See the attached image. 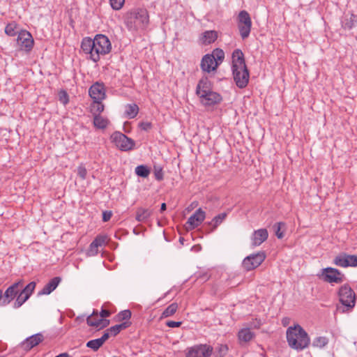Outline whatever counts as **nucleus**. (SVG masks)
<instances>
[{
    "mask_svg": "<svg viewBox=\"0 0 357 357\" xmlns=\"http://www.w3.org/2000/svg\"><path fill=\"white\" fill-rule=\"evenodd\" d=\"M232 73L236 86L245 88L249 82L250 74L245 65L244 55L241 50H235L232 54Z\"/></svg>",
    "mask_w": 357,
    "mask_h": 357,
    "instance_id": "obj_1",
    "label": "nucleus"
},
{
    "mask_svg": "<svg viewBox=\"0 0 357 357\" xmlns=\"http://www.w3.org/2000/svg\"><path fill=\"white\" fill-rule=\"evenodd\" d=\"M286 335L289 346L298 351L305 349L310 343L308 334L299 324L289 326Z\"/></svg>",
    "mask_w": 357,
    "mask_h": 357,
    "instance_id": "obj_2",
    "label": "nucleus"
},
{
    "mask_svg": "<svg viewBox=\"0 0 357 357\" xmlns=\"http://www.w3.org/2000/svg\"><path fill=\"white\" fill-rule=\"evenodd\" d=\"M124 22L130 31L144 29L149 22L148 11L146 9L141 8L132 9L125 15Z\"/></svg>",
    "mask_w": 357,
    "mask_h": 357,
    "instance_id": "obj_3",
    "label": "nucleus"
},
{
    "mask_svg": "<svg viewBox=\"0 0 357 357\" xmlns=\"http://www.w3.org/2000/svg\"><path fill=\"white\" fill-rule=\"evenodd\" d=\"M94 41L93 54H92V61L98 62L100 56L109 54L112 50V45L109 38L102 34H98L93 39Z\"/></svg>",
    "mask_w": 357,
    "mask_h": 357,
    "instance_id": "obj_4",
    "label": "nucleus"
},
{
    "mask_svg": "<svg viewBox=\"0 0 357 357\" xmlns=\"http://www.w3.org/2000/svg\"><path fill=\"white\" fill-rule=\"evenodd\" d=\"M236 20L241 38L243 40L248 38L252 28V20L250 14L246 10H241L239 12Z\"/></svg>",
    "mask_w": 357,
    "mask_h": 357,
    "instance_id": "obj_5",
    "label": "nucleus"
},
{
    "mask_svg": "<svg viewBox=\"0 0 357 357\" xmlns=\"http://www.w3.org/2000/svg\"><path fill=\"white\" fill-rule=\"evenodd\" d=\"M317 276L324 282L328 283L340 284L342 283L344 279V275L338 269L332 267L322 268L320 273L317 274Z\"/></svg>",
    "mask_w": 357,
    "mask_h": 357,
    "instance_id": "obj_6",
    "label": "nucleus"
},
{
    "mask_svg": "<svg viewBox=\"0 0 357 357\" xmlns=\"http://www.w3.org/2000/svg\"><path fill=\"white\" fill-rule=\"evenodd\" d=\"M266 255L264 251L247 256L242 262V266L247 271H252L259 266L265 260Z\"/></svg>",
    "mask_w": 357,
    "mask_h": 357,
    "instance_id": "obj_7",
    "label": "nucleus"
},
{
    "mask_svg": "<svg viewBox=\"0 0 357 357\" xmlns=\"http://www.w3.org/2000/svg\"><path fill=\"white\" fill-rule=\"evenodd\" d=\"M111 139L115 145L121 151H128L135 146V142L131 138L128 137L126 135L115 132L111 135Z\"/></svg>",
    "mask_w": 357,
    "mask_h": 357,
    "instance_id": "obj_8",
    "label": "nucleus"
},
{
    "mask_svg": "<svg viewBox=\"0 0 357 357\" xmlns=\"http://www.w3.org/2000/svg\"><path fill=\"white\" fill-rule=\"evenodd\" d=\"M23 284L22 280H19L10 286L4 292L0 290L1 298H0V305L5 306L9 304L18 294L20 292V287H22Z\"/></svg>",
    "mask_w": 357,
    "mask_h": 357,
    "instance_id": "obj_9",
    "label": "nucleus"
},
{
    "mask_svg": "<svg viewBox=\"0 0 357 357\" xmlns=\"http://www.w3.org/2000/svg\"><path fill=\"white\" fill-rule=\"evenodd\" d=\"M340 303L348 308H352L355 305V294L348 285L342 286L338 291Z\"/></svg>",
    "mask_w": 357,
    "mask_h": 357,
    "instance_id": "obj_10",
    "label": "nucleus"
},
{
    "mask_svg": "<svg viewBox=\"0 0 357 357\" xmlns=\"http://www.w3.org/2000/svg\"><path fill=\"white\" fill-rule=\"evenodd\" d=\"M213 347L208 344H197L187 349L185 357H210Z\"/></svg>",
    "mask_w": 357,
    "mask_h": 357,
    "instance_id": "obj_11",
    "label": "nucleus"
},
{
    "mask_svg": "<svg viewBox=\"0 0 357 357\" xmlns=\"http://www.w3.org/2000/svg\"><path fill=\"white\" fill-rule=\"evenodd\" d=\"M33 39L31 34L26 30H20L17 35V43L21 50L26 52L31 50L33 46Z\"/></svg>",
    "mask_w": 357,
    "mask_h": 357,
    "instance_id": "obj_12",
    "label": "nucleus"
},
{
    "mask_svg": "<svg viewBox=\"0 0 357 357\" xmlns=\"http://www.w3.org/2000/svg\"><path fill=\"white\" fill-rule=\"evenodd\" d=\"M44 336L42 333H36L26 338L23 342H21L20 347L24 351H28L33 349L34 347L38 345L44 340Z\"/></svg>",
    "mask_w": 357,
    "mask_h": 357,
    "instance_id": "obj_13",
    "label": "nucleus"
},
{
    "mask_svg": "<svg viewBox=\"0 0 357 357\" xmlns=\"http://www.w3.org/2000/svg\"><path fill=\"white\" fill-rule=\"evenodd\" d=\"M206 213L202 208H198L193 215H192L186 222L188 229H192L198 227L205 219Z\"/></svg>",
    "mask_w": 357,
    "mask_h": 357,
    "instance_id": "obj_14",
    "label": "nucleus"
},
{
    "mask_svg": "<svg viewBox=\"0 0 357 357\" xmlns=\"http://www.w3.org/2000/svg\"><path fill=\"white\" fill-rule=\"evenodd\" d=\"M89 93L93 100H103L106 98L105 86L99 82H96L89 88Z\"/></svg>",
    "mask_w": 357,
    "mask_h": 357,
    "instance_id": "obj_15",
    "label": "nucleus"
},
{
    "mask_svg": "<svg viewBox=\"0 0 357 357\" xmlns=\"http://www.w3.org/2000/svg\"><path fill=\"white\" fill-rule=\"evenodd\" d=\"M198 97L200 99L201 103L206 107L213 106L214 105L218 104L222 100L221 96L213 91L208 92L206 94L199 96Z\"/></svg>",
    "mask_w": 357,
    "mask_h": 357,
    "instance_id": "obj_16",
    "label": "nucleus"
},
{
    "mask_svg": "<svg viewBox=\"0 0 357 357\" xmlns=\"http://www.w3.org/2000/svg\"><path fill=\"white\" fill-rule=\"evenodd\" d=\"M86 322L90 326L99 327L100 328H105L109 324V320L100 318L98 312L95 310L87 317Z\"/></svg>",
    "mask_w": 357,
    "mask_h": 357,
    "instance_id": "obj_17",
    "label": "nucleus"
},
{
    "mask_svg": "<svg viewBox=\"0 0 357 357\" xmlns=\"http://www.w3.org/2000/svg\"><path fill=\"white\" fill-rule=\"evenodd\" d=\"M268 233L266 229L255 230L251 236L252 246L257 247L260 245L268 238Z\"/></svg>",
    "mask_w": 357,
    "mask_h": 357,
    "instance_id": "obj_18",
    "label": "nucleus"
},
{
    "mask_svg": "<svg viewBox=\"0 0 357 357\" xmlns=\"http://www.w3.org/2000/svg\"><path fill=\"white\" fill-rule=\"evenodd\" d=\"M214 58H212L209 56V54H206L203 56L201 61V68L204 72L211 73L217 69L218 65L217 63H214Z\"/></svg>",
    "mask_w": 357,
    "mask_h": 357,
    "instance_id": "obj_19",
    "label": "nucleus"
},
{
    "mask_svg": "<svg viewBox=\"0 0 357 357\" xmlns=\"http://www.w3.org/2000/svg\"><path fill=\"white\" fill-rule=\"evenodd\" d=\"M211 83L207 77H203L196 87V94L199 96L211 91Z\"/></svg>",
    "mask_w": 357,
    "mask_h": 357,
    "instance_id": "obj_20",
    "label": "nucleus"
},
{
    "mask_svg": "<svg viewBox=\"0 0 357 357\" xmlns=\"http://www.w3.org/2000/svg\"><path fill=\"white\" fill-rule=\"evenodd\" d=\"M61 279L60 277H54L51 279L47 284L38 292V296L49 295L51 294L59 285Z\"/></svg>",
    "mask_w": 357,
    "mask_h": 357,
    "instance_id": "obj_21",
    "label": "nucleus"
},
{
    "mask_svg": "<svg viewBox=\"0 0 357 357\" xmlns=\"http://www.w3.org/2000/svg\"><path fill=\"white\" fill-rule=\"evenodd\" d=\"M357 24V16L353 13L345 14L342 20L341 25L344 30H351Z\"/></svg>",
    "mask_w": 357,
    "mask_h": 357,
    "instance_id": "obj_22",
    "label": "nucleus"
},
{
    "mask_svg": "<svg viewBox=\"0 0 357 357\" xmlns=\"http://www.w3.org/2000/svg\"><path fill=\"white\" fill-rule=\"evenodd\" d=\"M255 336V334L250 328H244L238 333V339L239 343L243 345L251 341Z\"/></svg>",
    "mask_w": 357,
    "mask_h": 357,
    "instance_id": "obj_23",
    "label": "nucleus"
},
{
    "mask_svg": "<svg viewBox=\"0 0 357 357\" xmlns=\"http://www.w3.org/2000/svg\"><path fill=\"white\" fill-rule=\"evenodd\" d=\"M227 217L226 213H222L213 218V219L208 222V229H206L208 233L213 231Z\"/></svg>",
    "mask_w": 357,
    "mask_h": 357,
    "instance_id": "obj_24",
    "label": "nucleus"
},
{
    "mask_svg": "<svg viewBox=\"0 0 357 357\" xmlns=\"http://www.w3.org/2000/svg\"><path fill=\"white\" fill-rule=\"evenodd\" d=\"M93 46L94 41L91 38L86 37L84 38L81 43V48L82 51L86 54H89V59L92 60V54H93Z\"/></svg>",
    "mask_w": 357,
    "mask_h": 357,
    "instance_id": "obj_25",
    "label": "nucleus"
},
{
    "mask_svg": "<svg viewBox=\"0 0 357 357\" xmlns=\"http://www.w3.org/2000/svg\"><path fill=\"white\" fill-rule=\"evenodd\" d=\"M153 210L151 208H139L136 212V220L138 222L146 221L152 215Z\"/></svg>",
    "mask_w": 357,
    "mask_h": 357,
    "instance_id": "obj_26",
    "label": "nucleus"
},
{
    "mask_svg": "<svg viewBox=\"0 0 357 357\" xmlns=\"http://www.w3.org/2000/svg\"><path fill=\"white\" fill-rule=\"evenodd\" d=\"M218 38V32L215 31H206L201 37L202 43L204 45H208L215 41Z\"/></svg>",
    "mask_w": 357,
    "mask_h": 357,
    "instance_id": "obj_27",
    "label": "nucleus"
},
{
    "mask_svg": "<svg viewBox=\"0 0 357 357\" xmlns=\"http://www.w3.org/2000/svg\"><path fill=\"white\" fill-rule=\"evenodd\" d=\"M36 282H29L19 294L17 296H22V299L25 301H26L32 293L33 292L35 288H36Z\"/></svg>",
    "mask_w": 357,
    "mask_h": 357,
    "instance_id": "obj_28",
    "label": "nucleus"
},
{
    "mask_svg": "<svg viewBox=\"0 0 357 357\" xmlns=\"http://www.w3.org/2000/svg\"><path fill=\"white\" fill-rule=\"evenodd\" d=\"M102 100H93L90 106V111L93 116L100 115L104 111L105 106L102 103Z\"/></svg>",
    "mask_w": 357,
    "mask_h": 357,
    "instance_id": "obj_29",
    "label": "nucleus"
},
{
    "mask_svg": "<svg viewBox=\"0 0 357 357\" xmlns=\"http://www.w3.org/2000/svg\"><path fill=\"white\" fill-rule=\"evenodd\" d=\"M108 123V120L101 115L93 116V125L97 128L104 129L107 126Z\"/></svg>",
    "mask_w": 357,
    "mask_h": 357,
    "instance_id": "obj_30",
    "label": "nucleus"
},
{
    "mask_svg": "<svg viewBox=\"0 0 357 357\" xmlns=\"http://www.w3.org/2000/svg\"><path fill=\"white\" fill-rule=\"evenodd\" d=\"M139 112V107L136 104H128L126 106L125 114L129 119L135 118Z\"/></svg>",
    "mask_w": 357,
    "mask_h": 357,
    "instance_id": "obj_31",
    "label": "nucleus"
},
{
    "mask_svg": "<svg viewBox=\"0 0 357 357\" xmlns=\"http://www.w3.org/2000/svg\"><path fill=\"white\" fill-rule=\"evenodd\" d=\"M209 56L214 58V63H217L218 66L225 59V52L222 50L216 48Z\"/></svg>",
    "mask_w": 357,
    "mask_h": 357,
    "instance_id": "obj_32",
    "label": "nucleus"
},
{
    "mask_svg": "<svg viewBox=\"0 0 357 357\" xmlns=\"http://www.w3.org/2000/svg\"><path fill=\"white\" fill-rule=\"evenodd\" d=\"M20 31L17 29V25L15 22H12L8 24L5 28V33L9 36H15Z\"/></svg>",
    "mask_w": 357,
    "mask_h": 357,
    "instance_id": "obj_33",
    "label": "nucleus"
},
{
    "mask_svg": "<svg viewBox=\"0 0 357 357\" xmlns=\"http://www.w3.org/2000/svg\"><path fill=\"white\" fill-rule=\"evenodd\" d=\"M328 343V339L326 337H317L312 343V347L321 349Z\"/></svg>",
    "mask_w": 357,
    "mask_h": 357,
    "instance_id": "obj_34",
    "label": "nucleus"
},
{
    "mask_svg": "<svg viewBox=\"0 0 357 357\" xmlns=\"http://www.w3.org/2000/svg\"><path fill=\"white\" fill-rule=\"evenodd\" d=\"M347 254L342 253L335 257L333 260L334 264L340 267H348Z\"/></svg>",
    "mask_w": 357,
    "mask_h": 357,
    "instance_id": "obj_35",
    "label": "nucleus"
},
{
    "mask_svg": "<svg viewBox=\"0 0 357 357\" xmlns=\"http://www.w3.org/2000/svg\"><path fill=\"white\" fill-rule=\"evenodd\" d=\"M178 309V304L173 303L169 305L162 312L161 318H166L172 316Z\"/></svg>",
    "mask_w": 357,
    "mask_h": 357,
    "instance_id": "obj_36",
    "label": "nucleus"
},
{
    "mask_svg": "<svg viewBox=\"0 0 357 357\" xmlns=\"http://www.w3.org/2000/svg\"><path fill=\"white\" fill-rule=\"evenodd\" d=\"M135 173L140 177L146 178L150 174V170L146 165H141L135 168Z\"/></svg>",
    "mask_w": 357,
    "mask_h": 357,
    "instance_id": "obj_37",
    "label": "nucleus"
},
{
    "mask_svg": "<svg viewBox=\"0 0 357 357\" xmlns=\"http://www.w3.org/2000/svg\"><path fill=\"white\" fill-rule=\"evenodd\" d=\"M131 317V312L129 310H125L121 311L116 316V320L117 321H128Z\"/></svg>",
    "mask_w": 357,
    "mask_h": 357,
    "instance_id": "obj_38",
    "label": "nucleus"
},
{
    "mask_svg": "<svg viewBox=\"0 0 357 357\" xmlns=\"http://www.w3.org/2000/svg\"><path fill=\"white\" fill-rule=\"evenodd\" d=\"M102 345L103 344L99 338L92 340L86 342V347L91 349L94 351H98Z\"/></svg>",
    "mask_w": 357,
    "mask_h": 357,
    "instance_id": "obj_39",
    "label": "nucleus"
},
{
    "mask_svg": "<svg viewBox=\"0 0 357 357\" xmlns=\"http://www.w3.org/2000/svg\"><path fill=\"white\" fill-rule=\"evenodd\" d=\"M285 224L284 222H277L274 225L273 227L275 229V235L278 238H282L284 236L283 231H281L282 227H284Z\"/></svg>",
    "mask_w": 357,
    "mask_h": 357,
    "instance_id": "obj_40",
    "label": "nucleus"
},
{
    "mask_svg": "<svg viewBox=\"0 0 357 357\" xmlns=\"http://www.w3.org/2000/svg\"><path fill=\"white\" fill-rule=\"evenodd\" d=\"M347 259L348 266L356 267L357 266V255H347Z\"/></svg>",
    "mask_w": 357,
    "mask_h": 357,
    "instance_id": "obj_41",
    "label": "nucleus"
},
{
    "mask_svg": "<svg viewBox=\"0 0 357 357\" xmlns=\"http://www.w3.org/2000/svg\"><path fill=\"white\" fill-rule=\"evenodd\" d=\"M111 6L114 10H119L123 6L125 0H109Z\"/></svg>",
    "mask_w": 357,
    "mask_h": 357,
    "instance_id": "obj_42",
    "label": "nucleus"
},
{
    "mask_svg": "<svg viewBox=\"0 0 357 357\" xmlns=\"http://www.w3.org/2000/svg\"><path fill=\"white\" fill-rule=\"evenodd\" d=\"M154 176L156 180L162 181L163 179V171L160 167H154Z\"/></svg>",
    "mask_w": 357,
    "mask_h": 357,
    "instance_id": "obj_43",
    "label": "nucleus"
},
{
    "mask_svg": "<svg viewBox=\"0 0 357 357\" xmlns=\"http://www.w3.org/2000/svg\"><path fill=\"white\" fill-rule=\"evenodd\" d=\"M98 245L92 241V243L89 245V248L88 250V255L89 256H95L98 252Z\"/></svg>",
    "mask_w": 357,
    "mask_h": 357,
    "instance_id": "obj_44",
    "label": "nucleus"
},
{
    "mask_svg": "<svg viewBox=\"0 0 357 357\" xmlns=\"http://www.w3.org/2000/svg\"><path fill=\"white\" fill-rule=\"evenodd\" d=\"M106 239L107 238L105 236H98L93 242L95 243L98 247H101L105 243Z\"/></svg>",
    "mask_w": 357,
    "mask_h": 357,
    "instance_id": "obj_45",
    "label": "nucleus"
},
{
    "mask_svg": "<svg viewBox=\"0 0 357 357\" xmlns=\"http://www.w3.org/2000/svg\"><path fill=\"white\" fill-rule=\"evenodd\" d=\"M86 169L84 166L79 165L77 168V174L82 179H85L86 177Z\"/></svg>",
    "mask_w": 357,
    "mask_h": 357,
    "instance_id": "obj_46",
    "label": "nucleus"
},
{
    "mask_svg": "<svg viewBox=\"0 0 357 357\" xmlns=\"http://www.w3.org/2000/svg\"><path fill=\"white\" fill-rule=\"evenodd\" d=\"M59 100L63 105H66L68 102V96L66 91H61L59 93Z\"/></svg>",
    "mask_w": 357,
    "mask_h": 357,
    "instance_id": "obj_47",
    "label": "nucleus"
},
{
    "mask_svg": "<svg viewBox=\"0 0 357 357\" xmlns=\"http://www.w3.org/2000/svg\"><path fill=\"white\" fill-rule=\"evenodd\" d=\"M139 127L145 131L150 130L152 128V124L150 122H141L139 124Z\"/></svg>",
    "mask_w": 357,
    "mask_h": 357,
    "instance_id": "obj_48",
    "label": "nucleus"
},
{
    "mask_svg": "<svg viewBox=\"0 0 357 357\" xmlns=\"http://www.w3.org/2000/svg\"><path fill=\"white\" fill-rule=\"evenodd\" d=\"M26 301H24L22 298V296H17L16 298V301H15L13 304L14 308H19L21 307Z\"/></svg>",
    "mask_w": 357,
    "mask_h": 357,
    "instance_id": "obj_49",
    "label": "nucleus"
},
{
    "mask_svg": "<svg viewBox=\"0 0 357 357\" xmlns=\"http://www.w3.org/2000/svg\"><path fill=\"white\" fill-rule=\"evenodd\" d=\"M130 324H131L130 322L125 321L120 324H116V326L117 327V329L120 333L121 331L124 330V329L127 328L128 327H129L130 326Z\"/></svg>",
    "mask_w": 357,
    "mask_h": 357,
    "instance_id": "obj_50",
    "label": "nucleus"
},
{
    "mask_svg": "<svg viewBox=\"0 0 357 357\" xmlns=\"http://www.w3.org/2000/svg\"><path fill=\"white\" fill-rule=\"evenodd\" d=\"M166 325L170 328H176L179 327L181 325V321H168L166 323Z\"/></svg>",
    "mask_w": 357,
    "mask_h": 357,
    "instance_id": "obj_51",
    "label": "nucleus"
},
{
    "mask_svg": "<svg viewBox=\"0 0 357 357\" xmlns=\"http://www.w3.org/2000/svg\"><path fill=\"white\" fill-rule=\"evenodd\" d=\"M108 332L109 333L110 335L116 336L117 334L119 333V331L117 329V327L115 326L110 327L107 329Z\"/></svg>",
    "mask_w": 357,
    "mask_h": 357,
    "instance_id": "obj_52",
    "label": "nucleus"
},
{
    "mask_svg": "<svg viewBox=\"0 0 357 357\" xmlns=\"http://www.w3.org/2000/svg\"><path fill=\"white\" fill-rule=\"evenodd\" d=\"M112 214L111 211H104L102 213V220L104 222H107L110 220Z\"/></svg>",
    "mask_w": 357,
    "mask_h": 357,
    "instance_id": "obj_53",
    "label": "nucleus"
},
{
    "mask_svg": "<svg viewBox=\"0 0 357 357\" xmlns=\"http://www.w3.org/2000/svg\"><path fill=\"white\" fill-rule=\"evenodd\" d=\"M109 336H110V334L108 332V331L107 330L104 333V334L102 335V337L99 338L102 344L108 340Z\"/></svg>",
    "mask_w": 357,
    "mask_h": 357,
    "instance_id": "obj_54",
    "label": "nucleus"
},
{
    "mask_svg": "<svg viewBox=\"0 0 357 357\" xmlns=\"http://www.w3.org/2000/svg\"><path fill=\"white\" fill-rule=\"evenodd\" d=\"M110 312L107 310L102 309L100 312V318L107 317L110 316Z\"/></svg>",
    "mask_w": 357,
    "mask_h": 357,
    "instance_id": "obj_55",
    "label": "nucleus"
},
{
    "mask_svg": "<svg viewBox=\"0 0 357 357\" xmlns=\"http://www.w3.org/2000/svg\"><path fill=\"white\" fill-rule=\"evenodd\" d=\"M261 325L260 320H256L255 322H253L251 326L254 328H259V326Z\"/></svg>",
    "mask_w": 357,
    "mask_h": 357,
    "instance_id": "obj_56",
    "label": "nucleus"
},
{
    "mask_svg": "<svg viewBox=\"0 0 357 357\" xmlns=\"http://www.w3.org/2000/svg\"><path fill=\"white\" fill-rule=\"evenodd\" d=\"M55 357H70V355L68 353H62Z\"/></svg>",
    "mask_w": 357,
    "mask_h": 357,
    "instance_id": "obj_57",
    "label": "nucleus"
},
{
    "mask_svg": "<svg viewBox=\"0 0 357 357\" xmlns=\"http://www.w3.org/2000/svg\"><path fill=\"white\" fill-rule=\"evenodd\" d=\"M166 208H167V206H166V204H165V203H162V204H161L160 211H161V212H162V211H165V210H166Z\"/></svg>",
    "mask_w": 357,
    "mask_h": 357,
    "instance_id": "obj_58",
    "label": "nucleus"
},
{
    "mask_svg": "<svg viewBox=\"0 0 357 357\" xmlns=\"http://www.w3.org/2000/svg\"><path fill=\"white\" fill-rule=\"evenodd\" d=\"M220 350L226 351L227 350V346H221Z\"/></svg>",
    "mask_w": 357,
    "mask_h": 357,
    "instance_id": "obj_59",
    "label": "nucleus"
}]
</instances>
